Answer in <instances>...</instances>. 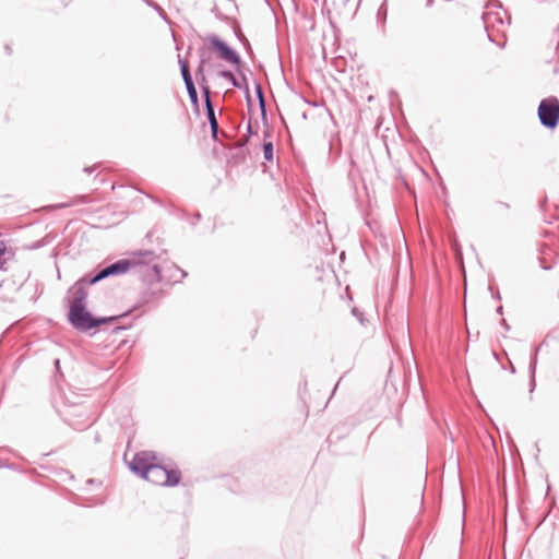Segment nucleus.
<instances>
[{"label": "nucleus", "instance_id": "nucleus-1", "mask_svg": "<svg viewBox=\"0 0 559 559\" xmlns=\"http://www.w3.org/2000/svg\"><path fill=\"white\" fill-rule=\"evenodd\" d=\"M483 23L488 39L499 47L506 44V33L510 25V19L498 1H489L483 13Z\"/></svg>", "mask_w": 559, "mask_h": 559}, {"label": "nucleus", "instance_id": "nucleus-2", "mask_svg": "<svg viewBox=\"0 0 559 559\" xmlns=\"http://www.w3.org/2000/svg\"><path fill=\"white\" fill-rule=\"evenodd\" d=\"M154 260V253L152 251H142L138 253H133L129 259H121L103 270H100L96 275L88 280L90 284H95L108 276L119 275L127 273L130 270H135L142 267L144 264L148 265Z\"/></svg>", "mask_w": 559, "mask_h": 559}, {"label": "nucleus", "instance_id": "nucleus-3", "mask_svg": "<svg viewBox=\"0 0 559 559\" xmlns=\"http://www.w3.org/2000/svg\"><path fill=\"white\" fill-rule=\"evenodd\" d=\"M86 306L78 307L70 306L69 310V321L72 326L79 331H90L93 328L105 323L106 319H95L92 317L91 312L85 309Z\"/></svg>", "mask_w": 559, "mask_h": 559}, {"label": "nucleus", "instance_id": "nucleus-4", "mask_svg": "<svg viewBox=\"0 0 559 559\" xmlns=\"http://www.w3.org/2000/svg\"><path fill=\"white\" fill-rule=\"evenodd\" d=\"M143 478L159 486H176L180 481V472L178 469H167L157 460Z\"/></svg>", "mask_w": 559, "mask_h": 559}, {"label": "nucleus", "instance_id": "nucleus-5", "mask_svg": "<svg viewBox=\"0 0 559 559\" xmlns=\"http://www.w3.org/2000/svg\"><path fill=\"white\" fill-rule=\"evenodd\" d=\"M538 118L540 123L548 128L554 129L559 122V100L557 97L550 96L543 99L538 106Z\"/></svg>", "mask_w": 559, "mask_h": 559}, {"label": "nucleus", "instance_id": "nucleus-6", "mask_svg": "<svg viewBox=\"0 0 559 559\" xmlns=\"http://www.w3.org/2000/svg\"><path fill=\"white\" fill-rule=\"evenodd\" d=\"M156 461L157 456L154 452L141 451L133 456L132 461L129 463V467L134 474L143 478Z\"/></svg>", "mask_w": 559, "mask_h": 559}, {"label": "nucleus", "instance_id": "nucleus-7", "mask_svg": "<svg viewBox=\"0 0 559 559\" xmlns=\"http://www.w3.org/2000/svg\"><path fill=\"white\" fill-rule=\"evenodd\" d=\"M207 41L210 43L211 49L215 50L218 57L231 64H238L240 58L235 50H233L225 41H223L216 35H209Z\"/></svg>", "mask_w": 559, "mask_h": 559}, {"label": "nucleus", "instance_id": "nucleus-8", "mask_svg": "<svg viewBox=\"0 0 559 559\" xmlns=\"http://www.w3.org/2000/svg\"><path fill=\"white\" fill-rule=\"evenodd\" d=\"M202 93L204 95L206 116H207L209 123H210V127H211L212 138L216 140L217 139V133H218V122H217V119L215 117V111H214V107H213L212 100L210 98V93H211L210 86L209 85H202Z\"/></svg>", "mask_w": 559, "mask_h": 559}, {"label": "nucleus", "instance_id": "nucleus-9", "mask_svg": "<svg viewBox=\"0 0 559 559\" xmlns=\"http://www.w3.org/2000/svg\"><path fill=\"white\" fill-rule=\"evenodd\" d=\"M90 278L91 277H83L73 285V287L71 288V292L73 293V299H72L70 306H78V307L86 306V298H87L86 285H91L88 283Z\"/></svg>", "mask_w": 559, "mask_h": 559}, {"label": "nucleus", "instance_id": "nucleus-10", "mask_svg": "<svg viewBox=\"0 0 559 559\" xmlns=\"http://www.w3.org/2000/svg\"><path fill=\"white\" fill-rule=\"evenodd\" d=\"M557 257L554 249L549 247L548 245H544L540 249L539 254V263L544 270H549L552 267L554 258Z\"/></svg>", "mask_w": 559, "mask_h": 559}, {"label": "nucleus", "instance_id": "nucleus-11", "mask_svg": "<svg viewBox=\"0 0 559 559\" xmlns=\"http://www.w3.org/2000/svg\"><path fill=\"white\" fill-rule=\"evenodd\" d=\"M266 138H270L269 132H265V134H264L263 157L266 162H272L273 160V143H272V141H266Z\"/></svg>", "mask_w": 559, "mask_h": 559}, {"label": "nucleus", "instance_id": "nucleus-12", "mask_svg": "<svg viewBox=\"0 0 559 559\" xmlns=\"http://www.w3.org/2000/svg\"><path fill=\"white\" fill-rule=\"evenodd\" d=\"M178 58H179L180 71H181V75H182L185 85L189 84V83L191 84L193 82V80H192L188 63L183 59H181L180 56H178Z\"/></svg>", "mask_w": 559, "mask_h": 559}, {"label": "nucleus", "instance_id": "nucleus-13", "mask_svg": "<svg viewBox=\"0 0 559 559\" xmlns=\"http://www.w3.org/2000/svg\"><path fill=\"white\" fill-rule=\"evenodd\" d=\"M204 66H205V61L201 60L198 69L195 70V78L201 87H202V85H207L205 74H204Z\"/></svg>", "mask_w": 559, "mask_h": 559}, {"label": "nucleus", "instance_id": "nucleus-14", "mask_svg": "<svg viewBox=\"0 0 559 559\" xmlns=\"http://www.w3.org/2000/svg\"><path fill=\"white\" fill-rule=\"evenodd\" d=\"M186 88H187L190 102L193 105H198L199 98H198V93H197L194 83L192 82L191 84L190 83L186 84Z\"/></svg>", "mask_w": 559, "mask_h": 559}, {"label": "nucleus", "instance_id": "nucleus-15", "mask_svg": "<svg viewBox=\"0 0 559 559\" xmlns=\"http://www.w3.org/2000/svg\"><path fill=\"white\" fill-rule=\"evenodd\" d=\"M218 75L228 80L233 84V86L239 87V83H238L237 79L235 78V75L233 74V72H230L228 70H223L218 73Z\"/></svg>", "mask_w": 559, "mask_h": 559}, {"label": "nucleus", "instance_id": "nucleus-16", "mask_svg": "<svg viewBox=\"0 0 559 559\" xmlns=\"http://www.w3.org/2000/svg\"><path fill=\"white\" fill-rule=\"evenodd\" d=\"M257 94H258V97H259V103H260L261 110H262V112H264L265 111V102H264L263 93H262V90H261L260 85H257Z\"/></svg>", "mask_w": 559, "mask_h": 559}, {"label": "nucleus", "instance_id": "nucleus-17", "mask_svg": "<svg viewBox=\"0 0 559 559\" xmlns=\"http://www.w3.org/2000/svg\"><path fill=\"white\" fill-rule=\"evenodd\" d=\"M151 270L154 272V278L156 281H162L159 266L157 264H153Z\"/></svg>", "mask_w": 559, "mask_h": 559}, {"label": "nucleus", "instance_id": "nucleus-18", "mask_svg": "<svg viewBox=\"0 0 559 559\" xmlns=\"http://www.w3.org/2000/svg\"><path fill=\"white\" fill-rule=\"evenodd\" d=\"M7 252V245L4 241L0 240V258H3Z\"/></svg>", "mask_w": 559, "mask_h": 559}, {"label": "nucleus", "instance_id": "nucleus-19", "mask_svg": "<svg viewBox=\"0 0 559 559\" xmlns=\"http://www.w3.org/2000/svg\"><path fill=\"white\" fill-rule=\"evenodd\" d=\"M145 1H146L147 4L153 7L155 10L160 11V12L163 11L158 4L153 3L151 0H145Z\"/></svg>", "mask_w": 559, "mask_h": 559}, {"label": "nucleus", "instance_id": "nucleus-20", "mask_svg": "<svg viewBox=\"0 0 559 559\" xmlns=\"http://www.w3.org/2000/svg\"><path fill=\"white\" fill-rule=\"evenodd\" d=\"M74 204H76V202H68V203L61 204L59 207H68V206L74 205Z\"/></svg>", "mask_w": 559, "mask_h": 559}, {"label": "nucleus", "instance_id": "nucleus-21", "mask_svg": "<svg viewBox=\"0 0 559 559\" xmlns=\"http://www.w3.org/2000/svg\"><path fill=\"white\" fill-rule=\"evenodd\" d=\"M535 366H536V357L533 358L532 362H531V369L534 371L535 370Z\"/></svg>", "mask_w": 559, "mask_h": 559}, {"label": "nucleus", "instance_id": "nucleus-22", "mask_svg": "<svg viewBox=\"0 0 559 559\" xmlns=\"http://www.w3.org/2000/svg\"><path fill=\"white\" fill-rule=\"evenodd\" d=\"M4 264H5V260L3 258H0V270L3 269Z\"/></svg>", "mask_w": 559, "mask_h": 559}, {"label": "nucleus", "instance_id": "nucleus-23", "mask_svg": "<svg viewBox=\"0 0 559 559\" xmlns=\"http://www.w3.org/2000/svg\"><path fill=\"white\" fill-rule=\"evenodd\" d=\"M84 171H86L87 174H91V173L93 171V168H91V167H86V168L84 169Z\"/></svg>", "mask_w": 559, "mask_h": 559}, {"label": "nucleus", "instance_id": "nucleus-24", "mask_svg": "<svg viewBox=\"0 0 559 559\" xmlns=\"http://www.w3.org/2000/svg\"><path fill=\"white\" fill-rule=\"evenodd\" d=\"M79 200H80L81 203L86 202V200L84 198H80Z\"/></svg>", "mask_w": 559, "mask_h": 559}, {"label": "nucleus", "instance_id": "nucleus-25", "mask_svg": "<svg viewBox=\"0 0 559 559\" xmlns=\"http://www.w3.org/2000/svg\"><path fill=\"white\" fill-rule=\"evenodd\" d=\"M503 326H508V323H506V320H502Z\"/></svg>", "mask_w": 559, "mask_h": 559}, {"label": "nucleus", "instance_id": "nucleus-26", "mask_svg": "<svg viewBox=\"0 0 559 559\" xmlns=\"http://www.w3.org/2000/svg\"><path fill=\"white\" fill-rule=\"evenodd\" d=\"M503 326H508V323H506V320H502Z\"/></svg>", "mask_w": 559, "mask_h": 559}, {"label": "nucleus", "instance_id": "nucleus-27", "mask_svg": "<svg viewBox=\"0 0 559 559\" xmlns=\"http://www.w3.org/2000/svg\"><path fill=\"white\" fill-rule=\"evenodd\" d=\"M503 326H508V323H506V320H502Z\"/></svg>", "mask_w": 559, "mask_h": 559}]
</instances>
